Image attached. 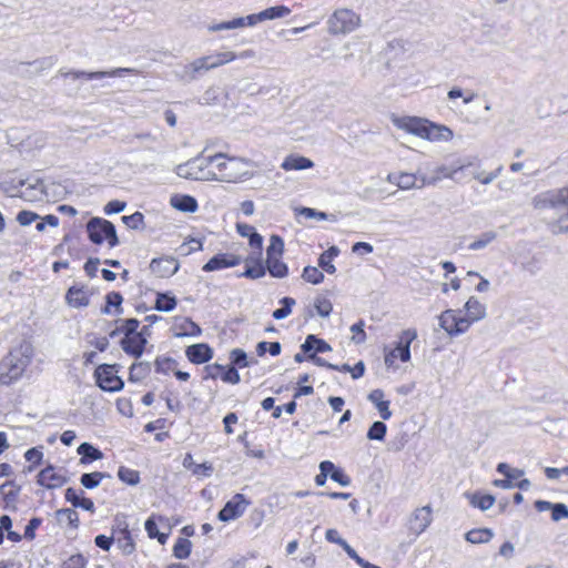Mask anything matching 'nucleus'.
I'll list each match as a JSON object with an SVG mask.
<instances>
[{"instance_id":"45","label":"nucleus","mask_w":568,"mask_h":568,"mask_svg":"<svg viewBox=\"0 0 568 568\" xmlns=\"http://www.w3.org/2000/svg\"><path fill=\"white\" fill-rule=\"evenodd\" d=\"M191 541L185 538H179L173 547V554L179 559H184L190 556L191 552Z\"/></svg>"},{"instance_id":"36","label":"nucleus","mask_w":568,"mask_h":568,"mask_svg":"<svg viewBox=\"0 0 568 568\" xmlns=\"http://www.w3.org/2000/svg\"><path fill=\"white\" fill-rule=\"evenodd\" d=\"M111 475L108 473H101V471H93V473H85L81 476L80 481L83 487L88 489H93L100 485V483L104 478H110Z\"/></svg>"},{"instance_id":"10","label":"nucleus","mask_w":568,"mask_h":568,"mask_svg":"<svg viewBox=\"0 0 568 568\" xmlns=\"http://www.w3.org/2000/svg\"><path fill=\"white\" fill-rule=\"evenodd\" d=\"M417 337V332L414 328L405 329L399 335V341L397 346L386 353L385 355V364L387 366H392L396 359V353H399V358L402 362H408L410 359V344Z\"/></svg>"},{"instance_id":"3","label":"nucleus","mask_w":568,"mask_h":568,"mask_svg":"<svg viewBox=\"0 0 568 568\" xmlns=\"http://www.w3.org/2000/svg\"><path fill=\"white\" fill-rule=\"evenodd\" d=\"M225 155L223 153H217L212 156L203 158L197 156L194 158L183 164H179L175 168V173L178 176L186 179V180H195V181H213L217 180V174L209 169L211 163H214L221 159H224Z\"/></svg>"},{"instance_id":"56","label":"nucleus","mask_w":568,"mask_h":568,"mask_svg":"<svg viewBox=\"0 0 568 568\" xmlns=\"http://www.w3.org/2000/svg\"><path fill=\"white\" fill-rule=\"evenodd\" d=\"M231 361L234 365L239 367L248 366L247 355L243 349L235 348L231 352Z\"/></svg>"},{"instance_id":"25","label":"nucleus","mask_w":568,"mask_h":568,"mask_svg":"<svg viewBox=\"0 0 568 568\" xmlns=\"http://www.w3.org/2000/svg\"><path fill=\"white\" fill-rule=\"evenodd\" d=\"M210 70L211 69L205 57H201L184 67L181 79L193 81L196 79L199 73L206 72Z\"/></svg>"},{"instance_id":"7","label":"nucleus","mask_w":568,"mask_h":568,"mask_svg":"<svg viewBox=\"0 0 568 568\" xmlns=\"http://www.w3.org/2000/svg\"><path fill=\"white\" fill-rule=\"evenodd\" d=\"M479 164V160L477 156H463L458 158L450 165H438L433 171V178H438V182L443 179H449L456 182H460V176L465 170Z\"/></svg>"},{"instance_id":"34","label":"nucleus","mask_w":568,"mask_h":568,"mask_svg":"<svg viewBox=\"0 0 568 568\" xmlns=\"http://www.w3.org/2000/svg\"><path fill=\"white\" fill-rule=\"evenodd\" d=\"M338 253L339 250L336 246H331L320 255L318 265L328 274H334L336 272V267L333 265L332 261L338 255Z\"/></svg>"},{"instance_id":"43","label":"nucleus","mask_w":568,"mask_h":568,"mask_svg":"<svg viewBox=\"0 0 568 568\" xmlns=\"http://www.w3.org/2000/svg\"><path fill=\"white\" fill-rule=\"evenodd\" d=\"M150 373V365L148 363H134L130 368L129 379L131 382H139L146 377Z\"/></svg>"},{"instance_id":"46","label":"nucleus","mask_w":568,"mask_h":568,"mask_svg":"<svg viewBox=\"0 0 568 568\" xmlns=\"http://www.w3.org/2000/svg\"><path fill=\"white\" fill-rule=\"evenodd\" d=\"M138 327H139V321L136 318L124 320L122 322V325L111 333V336H114L118 333H123L124 336L136 334V333H139L136 331Z\"/></svg>"},{"instance_id":"30","label":"nucleus","mask_w":568,"mask_h":568,"mask_svg":"<svg viewBox=\"0 0 568 568\" xmlns=\"http://www.w3.org/2000/svg\"><path fill=\"white\" fill-rule=\"evenodd\" d=\"M77 452L81 456L80 464H83V465L91 463L93 460L101 459L103 457L102 452L99 450L98 448L93 447L89 443H82L78 447Z\"/></svg>"},{"instance_id":"52","label":"nucleus","mask_w":568,"mask_h":568,"mask_svg":"<svg viewBox=\"0 0 568 568\" xmlns=\"http://www.w3.org/2000/svg\"><path fill=\"white\" fill-rule=\"evenodd\" d=\"M237 28H243V21L237 20V18H235L231 21L211 24V26H209V31L216 32V31L231 30V29H237Z\"/></svg>"},{"instance_id":"12","label":"nucleus","mask_w":568,"mask_h":568,"mask_svg":"<svg viewBox=\"0 0 568 568\" xmlns=\"http://www.w3.org/2000/svg\"><path fill=\"white\" fill-rule=\"evenodd\" d=\"M251 501L243 494H235L219 511L217 518L221 521H231L240 518L250 506Z\"/></svg>"},{"instance_id":"42","label":"nucleus","mask_w":568,"mask_h":568,"mask_svg":"<svg viewBox=\"0 0 568 568\" xmlns=\"http://www.w3.org/2000/svg\"><path fill=\"white\" fill-rule=\"evenodd\" d=\"M497 237L496 232L488 231L483 234H480L477 240L471 242L468 246L471 251H478L485 248L488 244H490L493 241H495Z\"/></svg>"},{"instance_id":"20","label":"nucleus","mask_w":568,"mask_h":568,"mask_svg":"<svg viewBox=\"0 0 568 568\" xmlns=\"http://www.w3.org/2000/svg\"><path fill=\"white\" fill-rule=\"evenodd\" d=\"M465 311H466V316L465 320L468 321L469 323V327L480 321V320H484L487 315V312H486V305L483 304L477 297L475 296H470L467 302L465 303V306H464Z\"/></svg>"},{"instance_id":"16","label":"nucleus","mask_w":568,"mask_h":568,"mask_svg":"<svg viewBox=\"0 0 568 568\" xmlns=\"http://www.w3.org/2000/svg\"><path fill=\"white\" fill-rule=\"evenodd\" d=\"M146 342L144 331H140L136 334L124 336L121 341V347L126 354L139 358L143 354Z\"/></svg>"},{"instance_id":"18","label":"nucleus","mask_w":568,"mask_h":568,"mask_svg":"<svg viewBox=\"0 0 568 568\" xmlns=\"http://www.w3.org/2000/svg\"><path fill=\"white\" fill-rule=\"evenodd\" d=\"M19 192L28 201H40L44 195V185L39 179L21 181Z\"/></svg>"},{"instance_id":"19","label":"nucleus","mask_w":568,"mask_h":568,"mask_svg":"<svg viewBox=\"0 0 568 568\" xmlns=\"http://www.w3.org/2000/svg\"><path fill=\"white\" fill-rule=\"evenodd\" d=\"M241 263V257L232 254H217L209 260L202 267L204 272H213L222 268L233 267Z\"/></svg>"},{"instance_id":"37","label":"nucleus","mask_w":568,"mask_h":568,"mask_svg":"<svg viewBox=\"0 0 568 568\" xmlns=\"http://www.w3.org/2000/svg\"><path fill=\"white\" fill-rule=\"evenodd\" d=\"M266 268L264 267L262 260H261V253H257V256L255 258V265H246L245 271L241 274V276L256 280L261 278L265 275Z\"/></svg>"},{"instance_id":"6","label":"nucleus","mask_w":568,"mask_h":568,"mask_svg":"<svg viewBox=\"0 0 568 568\" xmlns=\"http://www.w3.org/2000/svg\"><path fill=\"white\" fill-rule=\"evenodd\" d=\"M87 232L94 244H102L104 240L111 247L119 244L115 226L108 220L92 217L87 224Z\"/></svg>"},{"instance_id":"64","label":"nucleus","mask_w":568,"mask_h":568,"mask_svg":"<svg viewBox=\"0 0 568 568\" xmlns=\"http://www.w3.org/2000/svg\"><path fill=\"white\" fill-rule=\"evenodd\" d=\"M24 457L29 463H32L33 465H38L41 463L43 454L39 448L33 447L26 452Z\"/></svg>"},{"instance_id":"58","label":"nucleus","mask_w":568,"mask_h":568,"mask_svg":"<svg viewBox=\"0 0 568 568\" xmlns=\"http://www.w3.org/2000/svg\"><path fill=\"white\" fill-rule=\"evenodd\" d=\"M364 327V323L363 321H359L358 323H355L354 325H352L351 327V331L354 333L352 339L356 343V344H361L365 341L366 338V334L363 329Z\"/></svg>"},{"instance_id":"9","label":"nucleus","mask_w":568,"mask_h":568,"mask_svg":"<svg viewBox=\"0 0 568 568\" xmlns=\"http://www.w3.org/2000/svg\"><path fill=\"white\" fill-rule=\"evenodd\" d=\"M459 312L446 310L438 316L439 326L452 337L462 335L469 329L468 321L460 316Z\"/></svg>"},{"instance_id":"2","label":"nucleus","mask_w":568,"mask_h":568,"mask_svg":"<svg viewBox=\"0 0 568 568\" xmlns=\"http://www.w3.org/2000/svg\"><path fill=\"white\" fill-rule=\"evenodd\" d=\"M532 205L536 210H552L557 217V233H568V185L536 195Z\"/></svg>"},{"instance_id":"61","label":"nucleus","mask_w":568,"mask_h":568,"mask_svg":"<svg viewBox=\"0 0 568 568\" xmlns=\"http://www.w3.org/2000/svg\"><path fill=\"white\" fill-rule=\"evenodd\" d=\"M222 381L230 384H239L240 375L239 372L233 367H229L226 371L224 369L222 373Z\"/></svg>"},{"instance_id":"28","label":"nucleus","mask_w":568,"mask_h":568,"mask_svg":"<svg viewBox=\"0 0 568 568\" xmlns=\"http://www.w3.org/2000/svg\"><path fill=\"white\" fill-rule=\"evenodd\" d=\"M170 203L174 209L187 213H193L199 207L196 200L191 195H174Z\"/></svg>"},{"instance_id":"53","label":"nucleus","mask_w":568,"mask_h":568,"mask_svg":"<svg viewBox=\"0 0 568 568\" xmlns=\"http://www.w3.org/2000/svg\"><path fill=\"white\" fill-rule=\"evenodd\" d=\"M314 306L316 308L317 314L322 317H327L333 311V305L331 301L325 297L316 298Z\"/></svg>"},{"instance_id":"35","label":"nucleus","mask_w":568,"mask_h":568,"mask_svg":"<svg viewBox=\"0 0 568 568\" xmlns=\"http://www.w3.org/2000/svg\"><path fill=\"white\" fill-rule=\"evenodd\" d=\"M493 537L494 532L489 528L471 529L465 535L466 540L471 544H485Z\"/></svg>"},{"instance_id":"8","label":"nucleus","mask_w":568,"mask_h":568,"mask_svg":"<svg viewBox=\"0 0 568 568\" xmlns=\"http://www.w3.org/2000/svg\"><path fill=\"white\" fill-rule=\"evenodd\" d=\"M221 176L217 180L226 182H236L243 176L247 175L246 166L247 161L240 158H227L226 161H216Z\"/></svg>"},{"instance_id":"27","label":"nucleus","mask_w":568,"mask_h":568,"mask_svg":"<svg viewBox=\"0 0 568 568\" xmlns=\"http://www.w3.org/2000/svg\"><path fill=\"white\" fill-rule=\"evenodd\" d=\"M368 399L376 406L383 419L387 420L392 417L389 402L384 400V392L382 389L372 390L368 395Z\"/></svg>"},{"instance_id":"22","label":"nucleus","mask_w":568,"mask_h":568,"mask_svg":"<svg viewBox=\"0 0 568 568\" xmlns=\"http://www.w3.org/2000/svg\"><path fill=\"white\" fill-rule=\"evenodd\" d=\"M186 357L194 364H203L213 357V349L204 343L193 344L185 351Z\"/></svg>"},{"instance_id":"4","label":"nucleus","mask_w":568,"mask_h":568,"mask_svg":"<svg viewBox=\"0 0 568 568\" xmlns=\"http://www.w3.org/2000/svg\"><path fill=\"white\" fill-rule=\"evenodd\" d=\"M361 24V18L351 9L335 10L327 20V31L333 36L347 34Z\"/></svg>"},{"instance_id":"47","label":"nucleus","mask_w":568,"mask_h":568,"mask_svg":"<svg viewBox=\"0 0 568 568\" xmlns=\"http://www.w3.org/2000/svg\"><path fill=\"white\" fill-rule=\"evenodd\" d=\"M387 427L383 422H374L367 432V438L371 440H383L386 435Z\"/></svg>"},{"instance_id":"15","label":"nucleus","mask_w":568,"mask_h":568,"mask_svg":"<svg viewBox=\"0 0 568 568\" xmlns=\"http://www.w3.org/2000/svg\"><path fill=\"white\" fill-rule=\"evenodd\" d=\"M428 120L417 116L393 118V124L410 134L424 138Z\"/></svg>"},{"instance_id":"60","label":"nucleus","mask_w":568,"mask_h":568,"mask_svg":"<svg viewBox=\"0 0 568 568\" xmlns=\"http://www.w3.org/2000/svg\"><path fill=\"white\" fill-rule=\"evenodd\" d=\"M175 366V361L172 358H158L155 361V368L159 373H168Z\"/></svg>"},{"instance_id":"54","label":"nucleus","mask_w":568,"mask_h":568,"mask_svg":"<svg viewBox=\"0 0 568 568\" xmlns=\"http://www.w3.org/2000/svg\"><path fill=\"white\" fill-rule=\"evenodd\" d=\"M144 216L141 212L122 216V222L130 229L138 230L143 224Z\"/></svg>"},{"instance_id":"49","label":"nucleus","mask_w":568,"mask_h":568,"mask_svg":"<svg viewBox=\"0 0 568 568\" xmlns=\"http://www.w3.org/2000/svg\"><path fill=\"white\" fill-rule=\"evenodd\" d=\"M302 277L312 284H320L324 280V274L315 266H306L303 270Z\"/></svg>"},{"instance_id":"51","label":"nucleus","mask_w":568,"mask_h":568,"mask_svg":"<svg viewBox=\"0 0 568 568\" xmlns=\"http://www.w3.org/2000/svg\"><path fill=\"white\" fill-rule=\"evenodd\" d=\"M144 526L150 538H158L161 544L166 541L168 535L159 531L158 525L152 518H149Z\"/></svg>"},{"instance_id":"38","label":"nucleus","mask_w":568,"mask_h":568,"mask_svg":"<svg viewBox=\"0 0 568 568\" xmlns=\"http://www.w3.org/2000/svg\"><path fill=\"white\" fill-rule=\"evenodd\" d=\"M290 13L291 9L286 6H275L261 11L263 21L284 18L287 17Z\"/></svg>"},{"instance_id":"5","label":"nucleus","mask_w":568,"mask_h":568,"mask_svg":"<svg viewBox=\"0 0 568 568\" xmlns=\"http://www.w3.org/2000/svg\"><path fill=\"white\" fill-rule=\"evenodd\" d=\"M284 251V242L278 235H272L266 250V270L273 277L284 278L288 274L287 265L281 261Z\"/></svg>"},{"instance_id":"41","label":"nucleus","mask_w":568,"mask_h":568,"mask_svg":"<svg viewBox=\"0 0 568 568\" xmlns=\"http://www.w3.org/2000/svg\"><path fill=\"white\" fill-rule=\"evenodd\" d=\"M118 477L120 480L131 486H135L140 483L139 471L124 466L119 468Z\"/></svg>"},{"instance_id":"39","label":"nucleus","mask_w":568,"mask_h":568,"mask_svg":"<svg viewBox=\"0 0 568 568\" xmlns=\"http://www.w3.org/2000/svg\"><path fill=\"white\" fill-rule=\"evenodd\" d=\"M176 306V300L174 296H170L165 293H159L155 301V310L160 312H171Z\"/></svg>"},{"instance_id":"1","label":"nucleus","mask_w":568,"mask_h":568,"mask_svg":"<svg viewBox=\"0 0 568 568\" xmlns=\"http://www.w3.org/2000/svg\"><path fill=\"white\" fill-rule=\"evenodd\" d=\"M32 355V346L27 342L10 349L0 361V385L9 386L18 382L30 365Z\"/></svg>"},{"instance_id":"57","label":"nucleus","mask_w":568,"mask_h":568,"mask_svg":"<svg viewBox=\"0 0 568 568\" xmlns=\"http://www.w3.org/2000/svg\"><path fill=\"white\" fill-rule=\"evenodd\" d=\"M551 519L554 521L568 519V507L561 503L554 504V507L551 509Z\"/></svg>"},{"instance_id":"11","label":"nucleus","mask_w":568,"mask_h":568,"mask_svg":"<svg viewBox=\"0 0 568 568\" xmlns=\"http://www.w3.org/2000/svg\"><path fill=\"white\" fill-rule=\"evenodd\" d=\"M94 376L97 378L98 386L103 390L118 392L124 386L123 381L114 373V365H100L95 369Z\"/></svg>"},{"instance_id":"21","label":"nucleus","mask_w":568,"mask_h":568,"mask_svg":"<svg viewBox=\"0 0 568 568\" xmlns=\"http://www.w3.org/2000/svg\"><path fill=\"white\" fill-rule=\"evenodd\" d=\"M453 136L454 133L448 126L428 121L423 139L430 142H448Z\"/></svg>"},{"instance_id":"23","label":"nucleus","mask_w":568,"mask_h":568,"mask_svg":"<svg viewBox=\"0 0 568 568\" xmlns=\"http://www.w3.org/2000/svg\"><path fill=\"white\" fill-rule=\"evenodd\" d=\"M64 483V477L58 474L51 465L42 469L38 475V484L49 489L60 487Z\"/></svg>"},{"instance_id":"48","label":"nucleus","mask_w":568,"mask_h":568,"mask_svg":"<svg viewBox=\"0 0 568 568\" xmlns=\"http://www.w3.org/2000/svg\"><path fill=\"white\" fill-rule=\"evenodd\" d=\"M495 503V498L491 495H473L470 498V504L474 507H478L481 510H488L493 507Z\"/></svg>"},{"instance_id":"44","label":"nucleus","mask_w":568,"mask_h":568,"mask_svg":"<svg viewBox=\"0 0 568 568\" xmlns=\"http://www.w3.org/2000/svg\"><path fill=\"white\" fill-rule=\"evenodd\" d=\"M280 303L283 305L273 312L272 316L275 320H284L292 313V307L295 305V300L292 297H283Z\"/></svg>"},{"instance_id":"59","label":"nucleus","mask_w":568,"mask_h":568,"mask_svg":"<svg viewBox=\"0 0 568 568\" xmlns=\"http://www.w3.org/2000/svg\"><path fill=\"white\" fill-rule=\"evenodd\" d=\"M38 219H39V215L31 211H21L17 215V221L23 226L30 225L32 222H34Z\"/></svg>"},{"instance_id":"50","label":"nucleus","mask_w":568,"mask_h":568,"mask_svg":"<svg viewBox=\"0 0 568 568\" xmlns=\"http://www.w3.org/2000/svg\"><path fill=\"white\" fill-rule=\"evenodd\" d=\"M417 175L412 173H399L397 179V186L402 190H410L416 186Z\"/></svg>"},{"instance_id":"55","label":"nucleus","mask_w":568,"mask_h":568,"mask_svg":"<svg viewBox=\"0 0 568 568\" xmlns=\"http://www.w3.org/2000/svg\"><path fill=\"white\" fill-rule=\"evenodd\" d=\"M106 306L103 308V313H110V306H115L118 312H121V303L123 301L120 293L111 292L106 295Z\"/></svg>"},{"instance_id":"17","label":"nucleus","mask_w":568,"mask_h":568,"mask_svg":"<svg viewBox=\"0 0 568 568\" xmlns=\"http://www.w3.org/2000/svg\"><path fill=\"white\" fill-rule=\"evenodd\" d=\"M179 267V262L174 257L153 258L150 263L151 271L160 277L174 275Z\"/></svg>"},{"instance_id":"63","label":"nucleus","mask_w":568,"mask_h":568,"mask_svg":"<svg viewBox=\"0 0 568 568\" xmlns=\"http://www.w3.org/2000/svg\"><path fill=\"white\" fill-rule=\"evenodd\" d=\"M125 206H126L125 202H121V201H118V200L110 201L104 206V213L108 214V215L114 214V213H120V212L124 211Z\"/></svg>"},{"instance_id":"13","label":"nucleus","mask_w":568,"mask_h":568,"mask_svg":"<svg viewBox=\"0 0 568 568\" xmlns=\"http://www.w3.org/2000/svg\"><path fill=\"white\" fill-rule=\"evenodd\" d=\"M63 77H71L72 79H87V80H94V79H102L105 77L114 78V77H122V75H138L140 73L139 70L134 68H115L110 71H93V72H87V71H68V72H60Z\"/></svg>"},{"instance_id":"29","label":"nucleus","mask_w":568,"mask_h":568,"mask_svg":"<svg viewBox=\"0 0 568 568\" xmlns=\"http://www.w3.org/2000/svg\"><path fill=\"white\" fill-rule=\"evenodd\" d=\"M55 519L64 527L78 528L79 515L73 508H62L55 511Z\"/></svg>"},{"instance_id":"26","label":"nucleus","mask_w":568,"mask_h":568,"mask_svg":"<svg viewBox=\"0 0 568 568\" xmlns=\"http://www.w3.org/2000/svg\"><path fill=\"white\" fill-rule=\"evenodd\" d=\"M113 534L114 541L116 542L119 549L124 555H131L135 549V545L128 528H120L119 530H114Z\"/></svg>"},{"instance_id":"24","label":"nucleus","mask_w":568,"mask_h":568,"mask_svg":"<svg viewBox=\"0 0 568 568\" xmlns=\"http://www.w3.org/2000/svg\"><path fill=\"white\" fill-rule=\"evenodd\" d=\"M313 166L314 162L311 159L297 154L287 155L281 164L284 171H301L312 169Z\"/></svg>"},{"instance_id":"62","label":"nucleus","mask_w":568,"mask_h":568,"mask_svg":"<svg viewBox=\"0 0 568 568\" xmlns=\"http://www.w3.org/2000/svg\"><path fill=\"white\" fill-rule=\"evenodd\" d=\"M192 473L196 476L210 477L213 473V467L210 463L196 464L192 468Z\"/></svg>"},{"instance_id":"14","label":"nucleus","mask_w":568,"mask_h":568,"mask_svg":"<svg viewBox=\"0 0 568 568\" xmlns=\"http://www.w3.org/2000/svg\"><path fill=\"white\" fill-rule=\"evenodd\" d=\"M432 520L430 506L416 508L408 519V529L412 534L418 536L428 528Z\"/></svg>"},{"instance_id":"31","label":"nucleus","mask_w":568,"mask_h":568,"mask_svg":"<svg viewBox=\"0 0 568 568\" xmlns=\"http://www.w3.org/2000/svg\"><path fill=\"white\" fill-rule=\"evenodd\" d=\"M67 302L72 307H83L89 304V296L85 291L72 286L67 293Z\"/></svg>"},{"instance_id":"40","label":"nucleus","mask_w":568,"mask_h":568,"mask_svg":"<svg viewBox=\"0 0 568 568\" xmlns=\"http://www.w3.org/2000/svg\"><path fill=\"white\" fill-rule=\"evenodd\" d=\"M179 328L180 332L175 334L178 337L199 336L202 333L201 327L190 318H185Z\"/></svg>"},{"instance_id":"33","label":"nucleus","mask_w":568,"mask_h":568,"mask_svg":"<svg viewBox=\"0 0 568 568\" xmlns=\"http://www.w3.org/2000/svg\"><path fill=\"white\" fill-rule=\"evenodd\" d=\"M204 57L212 70L235 60L237 55L232 51H223Z\"/></svg>"},{"instance_id":"32","label":"nucleus","mask_w":568,"mask_h":568,"mask_svg":"<svg viewBox=\"0 0 568 568\" xmlns=\"http://www.w3.org/2000/svg\"><path fill=\"white\" fill-rule=\"evenodd\" d=\"M301 347L304 353H310L311 351H315V353H325L332 349L329 344L324 339L317 338L315 335H308Z\"/></svg>"}]
</instances>
